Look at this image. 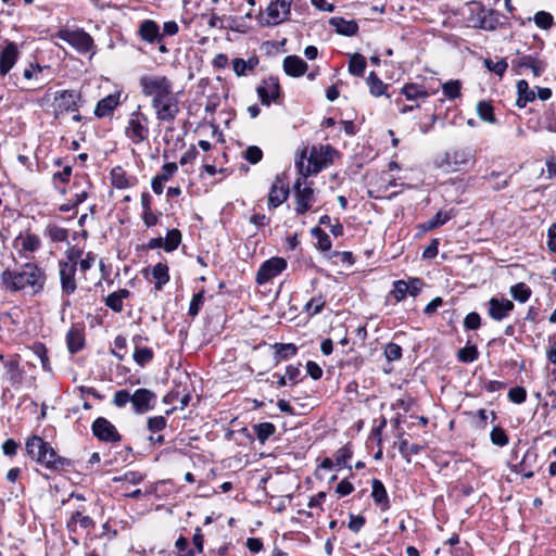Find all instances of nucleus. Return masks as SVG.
Segmentation results:
<instances>
[{
  "label": "nucleus",
  "mask_w": 556,
  "mask_h": 556,
  "mask_svg": "<svg viewBox=\"0 0 556 556\" xmlns=\"http://www.w3.org/2000/svg\"><path fill=\"white\" fill-rule=\"evenodd\" d=\"M119 103V93L109 94L101 99L94 109V115L97 117H104L110 115Z\"/></svg>",
  "instance_id": "obj_28"
},
{
  "label": "nucleus",
  "mask_w": 556,
  "mask_h": 556,
  "mask_svg": "<svg viewBox=\"0 0 556 556\" xmlns=\"http://www.w3.org/2000/svg\"><path fill=\"white\" fill-rule=\"evenodd\" d=\"M544 128L548 131L556 132V104L552 103L544 113Z\"/></svg>",
  "instance_id": "obj_56"
},
{
  "label": "nucleus",
  "mask_w": 556,
  "mask_h": 556,
  "mask_svg": "<svg viewBox=\"0 0 556 556\" xmlns=\"http://www.w3.org/2000/svg\"><path fill=\"white\" fill-rule=\"evenodd\" d=\"M330 25L336 28L338 34L344 36H354L358 31V25L355 21H346L343 17L334 16L330 18Z\"/></svg>",
  "instance_id": "obj_30"
},
{
  "label": "nucleus",
  "mask_w": 556,
  "mask_h": 556,
  "mask_svg": "<svg viewBox=\"0 0 556 556\" xmlns=\"http://www.w3.org/2000/svg\"><path fill=\"white\" fill-rule=\"evenodd\" d=\"M274 349L276 350L275 358L277 363L294 356L298 352V348L293 343H276Z\"/></svg>",
  "instance_id": "obj_39"
},
{
  "label": "nucleus",
  "mask_w": 556,
  "mask_h": 556,
  "mask_svg": "<svg viewBox=\"0 0 556 556\" xmlns=\"http://www.w3.org/2000/svg\"><path fill=\"white\" fill-rule=\"evenodd\" d=\"M534 23L542 29H549L554 25V18L551 13L546 11H539L535 13Z\"/></svg>",
  "instance_id": "obj_58"
},
{
  "label": "nucleus",
  "mask_w": 556,
  "mask_h": 556,
  "mask_svg": "<svg viewBox=\"0 0 556 556\" xmlns=\"http://www.w3.org/2000/svg\"><path fill=\"white\" fill-rule=\"evenodd\" d=\"M204 293L205 291L202 289L198 293L193 294L188 309V315L190 317L194 318L199 315L200 309L204 304Z\"/></svg>",
  "instance_id": "obj_52"
},
{
  "label": "nucleus",
  "mask_w": 556,
  "mask_h": 556,
  "mask_svg": "<svg viewBox=\"0 0 556 556\" xmlns=\"http://www.w3.org/2000/svg\"><path fill=\"white\" fill-rule=\"evenodd\" d=\"M484 66L492 73H494L495 75L502 77L507 67H508V63L506 62L505 59H501L496 62L492 61L491 59H485L484 60Z\"/></svg>",
  "instance_id": "obj_54"
},
{
  "label": "nucleus",
  "mask_w": 556,
  "mask_h": 556,
  "mask_svg": "<svg viewBox=\"0 0 556 556\" xmlns=\"http://www.w3.org/2000/svg\"><path fill=\"white\" fill-rule=\"evenodd\" d=\"M325 304H326V301H325L324 296L321 294H319L318 296L312 298L305 304L304 311L311 316L317 315L323 311Z\"/></svg>",
  "instance_id": "obj_50"
},
{
  "label": "nucleus",
  "mask_w": 556,
  "mask_h": 556,
  "mask_svg": "<svg viewBox=\"0 0 556 556\" xmlns=\"http://www.w3.org/2000/svg\"><path fill=\"white\" fill-rule=\"evenodd\" d=\"M531 293L532 291L530 287L525 282H518L510 287L511 296L520 303L527 302L530 299Z\"/></svg>",
  "instance_id": "obj_42"
},
{
  "label": "nucleus",
  "mask_w": 556,
  "mask_h": 556,
  "mask_svg": "<svg viewBox=\"0 0 556 556\" xmlns=\"http://www.w3.org/2000/svg\"><path fill=\"white\" fill-rule=\"evenodd\" d=\"M47 281L45 269L35 262L15 264V268H7L1 274V285L7 291H28L36 295L43 291Z\"/></svg>",
  "instance_id": "obj_1"
},
{
  "label": "nucleus",
  "mask_w": 556,
  "mask_h": 556,
  "mask_svg": "<svg viewBox=\"0 0 556 556\" xmlns=\"http://www.w3.org/2000/svg\"><path fill=\"white\" fill-rule=\"evenodd\" d=\"M371 497L376 505L380 506L382 510L390 508V501L384 484L379 479L371 481Z\"/></svg>",
  "instance_id": "obj_27"
},
{
  "label": "nucleus",
  "mask_w": 556,
  "mask_h": 556,
  "mask_svg": "<svg viewBox=\"0 0 556 556\" xmlns=\"http://www.w3.org/2000/svg\"><path fill=\"white\" fill-rule=\"evenodd\" d=\"M353 451L350 444H345L334 454L336 466L346 467V463L352 458Z\"/></svg>",
  "instance_id": "obj_53"
},
{
  "label": "nucleus",
  "mask_w": 556,
  "mask_h": 556,
  "mask_svg": "<svg viewBox=\"0 0 556 556\" xmlns=\"http://www.w3.org/2000/svg\"><path fill=\"white\" fill-rule=\"evenodd\" d=\"M472 157L467 148L454 149L445 152L438 161L437 166L445 172H457L466 166Z\"/></svg>",
  "instance_id": "obj_7"
},
{
  "label": "nucleus",
  "mask_w": 556,
  "mask_h": 556,
  "mask_svg": "<svg viewBox=\"0 0 556 556\" xmlns=\"http://www.w3.org/2000/svg\"><path fill=\"white\" fill-rule=\"evenodd\" d=\"M181 238L182 236L180 230L176 228L168 230L166 238L164 239V250L166 252L175 251L181 243Z\"/></svg>",
  "instance_id": "obj_43"
},
{
  "label": "nucleus",
  "mask_w": 556,
  "mask_h": 556,
  "mask_svg": "<svg viewBox=\"0 0 556 556\" xmlns=\"http://www.w3.org/2000/svg\"><path fill=\"white\" fill-rule=\"evenodd\" d=\"M311 235L317 240L316 248L318 250L324 253L330 251L332 242L329 235L325 230H323L320 227H314L311 229Z\"/></svg>",
  "instance_id": "obj_33"
},
{
  "label": "nucleus",
  "mask_w": 556,
  "mask_h": 556,
  "mask_svg": "<svg viewBox=\"0 0 556 556\" xmlns=\"http://www.w3.org/2000/svg\"><path fill=\"white\" fill-rule=\"evenodd\" d=\"M366 70V59L358 53L353 54L349 61V72L357 77L364 76Z\"/></svg>",
  "instance_id": "obj_40"
},
{
  "label": "nucleus",
  "mask_w": 556,
  "mask_h": 556,
  "mask_svg": "<svg viewBox=\"0 0 556 556\" xmlns=\"http://www.w3.org/2000/svg\"><path fill=\"white\" fill-rule=\"evenodd\" d=\"M518 99L516 101V105L518 108H525L529 102H532L535 100V92L530 89L529 84L525 79H520L517 81L516 85Z\"/></svg>",
  "instance_id": "obj_31"
},
{
  "label": "nucleus",
  "mask_w": 556,
  "mask_h": 556,
  "mask_svg": "<svg viewBox=\"0 0 556 556\" xmlns=\"http://www.w3.org/2000/svg\"><path fill=\"white\" fill-rule=\"evenodd\" d=\"M252 428L257 440L262 444H264L276 432L275 425L268 421L255 424Z\"/></svg>",
  "instance_id": "obj_34"
},
{
  "label": "nucleus",
  "mask_w": 556,
  "mask_h": 556,
  "mask_svg": "<svg viewBox=\"0 0 556 556\" xmlns=\"http://www.w3.org/2000/svg\"><path fill=\"white\" fill-rule=\"evenodd\" d=\"M178 556H195V551L189 548V541L185 536H179L175 543Z\"/></svg>",
  "instance_id": "obj_62"
},
{
  "label": "nucleus",
  "mask_w": 556,
  "mask_h": 556,
  "mask_svg": "<svg viewBox=\"0 0 556 556\" xmlns=\"http://www.w3.org/2000/svg\"><path fill=\"white\" fill-rule=\"evenodd\" d=\"M258 99L263 105L269 106L282 97V90L278 77L264 78L256 87Z\"/></svg>",
  "instance_id": "obj_11"
},
{
  "label": "nucleus",
  "mask_w": 556,
  "mask_h": 556,
  "mask_svg": "<svg viewBox=\"0 0 556 556\" xmlns=\"http://www.w3.org/2000/svg\"><path fill=\"white\" fill-rule=\"evenodd\" d=\"M367 85L369 91L374 97H381L386 93L388 85H386L375 72H370L367 77Z\"/></svg>",
  "instance_id": "obj_37"
},
{
  "label": "nucleus",
  "mask_w": 556,
  "mask_h": 556,
  "mask_svg": "<svg viewBox=\"0 0 556 556\" xmlns=\"http://www.w3.org/2000/svg\"><path fill=\"white\" fill-rule=\"evenodd\" d=\"M336 149L330 144L304 147L295 160V167L303 178L317 175L333 163Z\"/></svg>",
  "instance_id": "obj_2"
},
{
  "label": "nucleus",
  "mask_w": 556,
  "mask_h": 556,
  "mask_svg": "<svg viewBox=\"0 0 556 556\" xmlns=\"http://www.w3.org/2000/svg\"><path fill=\"white\" fill-rule=\"evenodd\" d=\"M54 100L60 112H75L78 110L80 93L75 90H61L55 93Z\"/></svg>",
  "instance_id": "obj_20"
},
{
  "label": "nucleus",
  "mask_w": 556,
  "mask_h": 556,
  "mask_svg": "<svg viewBox=\"0 0 556 556\" xmlns=\"http://www.w3.org/2000/svg\"><path fill=\"white\" fill-rule=\"evenodd\" d=\"M402 93L409 101L417 100V99H426L429 96L427 90L422 86L417 85V84H407V85H405L402 88Z\"/></svg>",
  "instance_id": "obj_36"
},
{
  "label": "nucleus",
  "mask_w": 556,
  "mask_h": 556,
  "mask_svg": "<svg viewBox=\"0 0 556 556\" xmlns=\"http://www.w3.org/2000/svg\"><path fill=\"white\" fill-rule=\"evenodd\" d=\"M127 340L123 336H117L114 339V349L111 350V354L119 361H123L126 355Z\"/></svg>",
  "instance_id": "obj_59"
},
{
  "label": "nucleus",
  "mask_w": 556,
  "mask_h": 556,
  "mask_svg": "<svg viewBox=\"0 0 556 556\" xmlns=\"http://www.w3.org/2000/svg\"><path fill=\"white\" fill-rule=\"evenodd\" d=\"M34 353L38 356L40 359L41 366L45 371H51V365L48 357V351L45 344L42 343H36L33 346Z\"/></svg>",
  "instance_id": "obj_55"
},
{
  "label": "nucleus",
  "mask_w": 556,
  "mask_h": 556,
  "mask_svg": "<svg viewBox=\"0 0 556 556\" xmlns=\"http://www.w3.org/2000/svg\"><path fill=\"white\" fill-rule=\"evenodd\" d=\"M479 358V351L476 345H467L457 352V359L462 363H472Z\"/></svg>",
  "instance_id": "obj_49"
},
{
  "label": "nucleus",
  "mask_w": 556,
  "mask_h": 556,
  "mask_svg": "<svg viewBox=\"0 0 556 556\" xmlns=\"http://www.w3.org/2000/svg\"><path fill=\"white\" fill-rule=\"evenodd\" d=\"M508 399L513 403L521 404L527 400V391L523 387H514L508 391Z\"/></svg>",
  "instance_id": "obj_64"
},
{
  "label": "nucleus",
  "mask_w": 556,
  "mask_h": 556,
  "mask_svg": "<svg viewBox=\"0 0 556 556\" xmlns=\"http://www.w3.org/2000/svg\"><path fill=\"white\" fill-rule=\"evenodd\" d=\"M124 134L134 144H141L149 138V118L141 112V106L130 113Z\"/></svg>",
  "instance_id": "obj_5"
},
{
  "label": "nucleus",
  "mask_w": 556,
  "mask_h": 556,
  "mask_svg": "<svg viewBox=\"0 0 556 556\" xmlns=\"http://www.w3.org/2000/svg\"><path fill=\"white\" fill-rule=\"evenodd\" d=\"M151 275L155 279L154 288L161 291L169 281L168 266L165 263H157L151 269Z\"/></svg>",
  "instance_id": "obj_32"
},
{
  "label": "nucleus",
  "mask_w": 556,
  "mask_h": 556,
  "mask_svg": "<svg viewBox=\"0 0 556 556\" xmlns=\"http://www.w3.org/2000/svg\"><path fill=\"white\" fill-rule=\"evenodd\" d=\"M293 188L295 197V212L299 215H304L312 208V205L315 202L314 189L312 186L302 187L300 178L295 181Z\"/></svg>",
  "instance_id": "obj_13"
},
{
  "label": "nucleus",
  "mask_w": 556,
  "mask_h": 556,
  "mask_svg": "<svg viewBox=\"0 0 556 556\" xmlns=\"http://www.w3.org/2000/svg\"><path fill=\"white\" fill-rule=\"evenodd\" d=\"M257 61H253V59H249L248 61H244L243 59L236 58L232 61L233 71L237 76H244L247 75L248 71H253L255 67Z\"/></svg>",
  "instance_id": "obj_46"
},
{
  "label": "nucleus",
  "mask_w": 556,
  "mask_h": 556,
  "mask_svg": "<svg viewBox=\"0 0 556 556\" xmlns=\"http://www.w3.org/2000/svg\"><path fill=\"white\" fill-rule=\"evenodd\" d=\"M14 244L21 247L20 253L22 251L35 252L40 248L41 241L37 235L27 232L26 235H18L14 240Z\"/></svg>",
  "instance_id": "obj_29"
},
{
  "label": "nucleus",
  "mask_w": 556,
  "mask_h": 556,
  "mask_svg": "<svg viewBox=\"0 0 556 556\" xmlns=\"http://www.w3.org/2000/svg\"><path fill=\"white\" fill-rule=\"evenodd\" d=\"M488 315L495 321H502L514 311L513 301L505 298H491L488 302Z\"/></svg>",
  "instance_id": "obj_18"
},
{
  "label": "nucleus",
  "mask_w": 556,
  "mask_h": 556,
  "mask_svg": "<svg viewBox=\"0 0 556 556\" xmlns=\"http://www.w3.org/2000/svg\"><path fill=\"white\" fill-rule=\"evenodd\" d=\"M497 13L489 10L486 14L479 18V27L484 30H494L498 25Z\"/></svg>",
  "instance_id": "obj_47"
},
{
  "label": "nucleus",
  "mask_w": 556,
  "mask_h": 556,
  "mask_svg": "<svg viewBox=\"0 0 556 556\" xmlns=\"http://www.w3.org/2000/svg\"><path fill=\"white\" fill-rule=\"evenodd\" d=\"M45 236H47L52 242H64L68 238V231L55 224H49L46 227Z\"/></svg>",
  "instance_id": "obj_38"
},
{
  "label": "nucleus",
  "mask_w": 556,
  "mask_h": 556,
  "mask_svg": "<svg viewBox=\"0 0 556 556\" xmlns=\"http://www.w3.org/2000/svg\"><path fill=\"white\" fill-rule=\"evenodd\" d=\"M56 37L74 47L80 53H87L93 46L92 37L83 29H60L56 33Z\"/></svg>",
  "instance_id": "obj_8"
},
{
  "label": "nucleus",
  "mask_w": 556,
  "mask_h": 556,
  "mask_svg": "<svg viewBox=\"0 0 556 556\" xmlns=\"http://www.w3.org/2000/svg\"><path fill=\"white\" fill-rule=\"evenodd\" d=\"M131 397V404L137 414H143L153 409L156 401V394L144 388L136 390Z\"/></svg>",
  "instance_id": "obj_19"
},
{
  "label": "nucleus",
  "mask_w": 556,
  "mask_h": 556,
  "mask_svg": "<svg viewBox=\"0 0 556 556\" xmlns=\"http://www.w3.org/2000/svg\"><path fill=\"white\" fill-rule=\"evenodd\" d=\"M477 113L482 121L491 123V124L496 123L494 109H493V105L491 104V102L479 101L477 104Z\"/></svg>",
  "instance_id": "obj_41"
},
{
  "label": "nucleus",
  "mask_w": 556,
  "mask_h": 556,
  "mask_svg": "<svg viewBox=\"0 0 556 556\" xmlns=\"http://www.w3.org/2000/svg\"><path fill=\"white\" fill-rule=\"evenodd\" d=\"M453 217L451 212L439 211L431 219L426 222L422 226L426 230H432L444 225Z\"/></svg>",
  "instance_id": "obj_44"
},
{
  "label": "nucleus",
  "mask_w": 556,
  "mask_h": 556,
  "mask_svg": "<svg viewBox=\"0 0 556 556\" xmlns=\"http://www.w3.org/2000/svg\"><path fill=\"white\" fill-rule=\"evenodd\" d=\"M0 361L4 368L3 377L13 388H18L22 384L25 375L24 369L20 366L18 357L16 355H12L5 358L0 354Z\"/></svg>",
  "instance_id": "obj_14"
},
{
  "label": "nucleus",
  "mask_w": 556,
  "mask_h": 556,
  "mask_svg": "<svg viewBox=\"0 0 556 556\" xmlns=\"http://www.w3.org/2000/svg\"><path fill=\"white\" fill-rule=\"evenodd\" d=\"M142 339L143 338L141 336H135L132 338V341L136 344L132 358L136 362V364L139 365L140 367H144L147 364L152 362L154 357L152 349L139 345Z\"/></svg>",
  "instance_id": "obj_26"
},
{
  "label": "nucleus",
  "mask_w": 556,
  "mask_h": 556,
  "mask_svg": "<svg viewBox=\"0 0 556 556\" xmlns=\"http://www.w3.org/2000/svg\"><path fill=\"white\" fill-rule=\"evenodd\" d=\"M547 67V62L539 56V53L526 54L516 51V58L511 60L513 71L519 75L523 68L531 70L534 77H540Z\"/></svg>",
  "instance_id": "obj_6"
},
{
  "label": "nucleus",
  "mask_w": 556,
  "mask_h": 556,
  "mask_svg": "<svg viewBox=\"0 0 556 556\" xmlns=\"http://www.w3.org/2000/svg\"><path fill=\"white\" fill-rule=\"evenodd\" d=\"M293 0H271L267 7L268 21L266 25H278L289 18Z\"/></svg>",
  "instance_id": "obj_16"
},
{
  "label": "nucleus",
  "mask_w": 556,
  "mask_h": 556,
  "mask_svg": "<svg viewBox=\"0 0 556 556\" xmlns=\"http://www.w3.org/2000/svg\"><path fill=\"white\" fill-rule=\"evenodd\" d=\"M307 63L298 55H288L283 59V71L288 76L300 77L307 71Z\"/></svg>",
  "instance_id": "obj_25"
},
{
  "label": "nucleus",
  "mask_w": 556,
  "mask_h": 556,
  "mask_svg": "<svg viewBox=\"0 0 556 556\" xmlns=\"http://www.w3.org/2000/svg\"><path fill=\"white\" fill-rule=\"evenodd\" d=\"M92 434L101 442L118 443L122 435L116 427L104 417H98L91 425Z\"/></svg>",
  "instance_id": "obj_12"
},
{
  "label": "nucleus",
  "mask_w": 556,
  "mask_h": 556,
  "mask_svg": "<svg viewBox=\"0 0 556 556\" xmlns=\"http://www.w3.org/2000/svg\"><path fill=\"white\" fill-rule=\"evenodd\" d=\"M66 345L71 354H76L85 346L84 328L79 326H72L66 333Z\"/></svg>",
  "instance_id": "obj_23"
},
{
  "label": "nucleus",
  "mask_w": 556,
  "mask_h": 556,
  "mask_svg": "<svg viewBox=\"0 0 556 556\" xmlns=\"http://www.w3.org/2000/svg\"><path fill=\"white\" fill-rule=\"evenodd\" d=\"M151 106L160 123L173 124L180 112L179 101L176 94L155 103H151Z\"/></svg>",
  "instance_id": "obj_10"
},
{
  "label": "nucleus",
  "mask_w": 556,
  "mask_h": 556,
  "mask_svg": "<svg viewBox=\"0 0 556 556\" xmlns=\"http://www.w3.org/2000/svg\"><path fill=\"white\" fill-rule=\"evenodd\" d=\"M25 448L31 459L51 471H62L72 466L71 459L60 456L41 437L28 438Z\"/></svg>",
  "instance_id": "obj_3"
},
{
  "label": "nucleus",
  "mask_w": 556,
  "mask_h": 556,
  "mask_svg": "<svg viewBox=\"0 0 556 556\" xmlns=\"http://www.w3.org/2000/svg\"><path fill=\"white\" fill-rule=\"evenodd\" d=\"M288 266L283 257L274 256L265 261L258 268L255 281L258 286L265 285L279 276Z\"/></svg>",
  "instance_id": "obj_9"
},
{
  "label": "nucleus",
  "mask_w": 556,
  "mask_h": 556,
  "mask_svg": "<svg viewBox=\"0 0 556 556\" xmlns=\"http://www.w3.org/2000/svg\"><path fill=\"white\" fill-rule=\"evenodd\" d=\"M111 181L117 189H126L131 186L129 178L122 166H116L111 170Z\"/></svg>",
  "instance_id": "obj_35"
},
{
  "label": "nucleus",
  "mask_w": 556,
  "mask_h": 556,
  "mask_svg": "<svg viewBox=\"0 0 556 556\" xmlns=\"http://www.w3.org/2000/svg\"><path fill=\"white\" fill-rule=\"evenodd\" d=\"M384 355L388 361H399L402 357V348L393 342H390L384 348Z\"/></svg>",
  "instance_id": "obj_63"
},
{
  "label": "nucleus",
  "mask_w": 556,
  "mask_h": 556,
  "mask_svg": "<svg viewBox=\"0 0 556 556\" xmlns=\"http://www.w3.org/2000/svg\"><path fill=\"white\" fill-rule=\"evenodd\" d=\"M460 89L462 84L459 80H448L442 86L444 96L451 100L457 99L462 96Z\"/></svg>",
  "instance_id": "obj_51"
},
{
  "label": "nucleus",
  "mask_w": 556,
  "mask_h": 556,
  "mask_svg": "<svg viewBox=\"0 0 556 556\" xmlns=\"http://www.w3.org/2000/svg\"><path fill=\"white\" fill-rule=\"evenodd\" d=\"M422 450L419 444H408L407 440H401L399 444V451L407 463H410L412 455H418Z\"/></svg>",
  "instance_id": "obj_48"
},
{
  "label": "nucleus",
  "mask_w": 556,
  "mask_h": 556,
  "mask_svg": "<svg viewBox=\"0 0 556 556\" xmlns=\"http://www.w3.org/2000/svg\"><path fill=\"white\" fill-rule=\"evenodd\" d=\"M139 86L142 94L151 98V103L175 94L173 81L164 75H143L139 78Z\"/></svg>",
  "instance_id": "obj_4"
},
{
  "label": "nucleus",
  "mask_w": 556,
  "mask_h": 556,
  "mask_svg": "<svg viewBox=\"0 0 556 556\" xmlns=\"http://www.w3.org/2000/svg\"><path fill=\"white\" fill-rule=\"evenodd\" d=\"M18 58V49L16 43L7 42L5 47L0 52V74L7 75L14 66Z\"/></svg>",
  "instance_id": "obj_21"
},
{
  "label": "nucleus",
  "mask_w": 556,
  "mask_h": 556,
  "mask_svg": "<svg viewBox=\"0 0 556 556\" xmlns=\"http://www.w3.org/2000/svg\"><path fill=\"white\" fill-rule=\"evenodd\" d=\"M289 184L285 175H277L271 184L268 194V207L276 208L281 205L289 197Z\"/></svg>",
  "instance_id": "obj_15"
},
{
  "label": "nucleus",
  "mask_w": 556,
  "mask_h": 556,
  "mask_svg": "<svg viewBox=\"0 0 556 556\" xmlns=\"http://www.w3.org/2000/svg\"><path fill=\"white\" fill-rule=\"evenodd\" d=\"M538 454L529 448L525 453L522 459L516 464H511L510 469L516 473H521L525 478L530 479L534 476L532 463H535Z\"/></svg>",
  "instance_id": "obj_22"
},
{
  "label": "nucleus",
  "mask_w": 556,
  "mask_h": 556,
  "mask_svg": "<svg viewBox=\"0 0 556 556\" xmlns=\"http://www.w3.org/2000/svg\"><path fill=\"white\" fill-rule=\"evenodd\" d=\"M138 34L143 41L149 43L154 41L160 42L163 39V35L160 34V27L153 20H144L141 22Z\"/></svg>",
  "instance_id": "obj_24"
},
{
  "label": "nucleus",
  "mask_w": 556,
  "mask_h": 556,
  "mask_svg": "<svg viewBox=\"0 0 556 556\" xmlns=\"http://www.w3.org/2000/svg\"><path fill=\"white\" fill-rule=\"evenodd\" d=\"M243 157L251 164H257L263 159V151L257 146H250L245 149Z\"/></svg>",
  "instance_id": "obj_61"
},
{
  "label": "nucleus",
  "mask_w": 556,
  "mask_h": 556,
  "mask_svg": "<svg viewBox=\"0 0 556 556\" xmlns=\"http://www.w3.org/2000/svg\"><path fill=\"white\" fill-rule=\"evenodd\" d=\"M491 442L500 447L506 446L509 442L508 434L501 426H494L490 433Z\"/></svg>",
  "instance_id": "obj_45"
},
{
  "label": "nucleus",
  "mask_w": 556,
  "mask_h": 556,
  "mask_svg": "<svg viewBox=\"0 0 556 556\" xmlns=\"http://www.w3.org/2000/svg\"><path fill=\"white\" fill-rule=\"evenodd\" d=\"M77 267H75L71 263H63L59 261V275L61 281V289L64 295L73 294L77 289V283L75 279Z\"/></svg>",
  "instance_id": "obj_17"
},
{
  "label": "nucleus",
  "mask_w": 556,
  "mask_h": 556,
  "mask_svg": "<svg viewBox=\"0 0 556 556\" xmlns=\"http://www.w3.org/2000/svg\"><path fill=\"white\" fill-rule=\"evenodd\" d=\"M167 426V420L164 416L149 417L147 421L148 430L152 433L164 430Z\"/></svg>",
  "instance_id": "obj_60"
},
{
  "label": "nucleus",
  "mask_w": 556,
  "mask_h": 556,
  "mask_svg": "<svg viewBox=\"0 0 556 556\" xmlns=\"http://www.w3.org/2000/svg\"><path fill=\"white\" fill-rule=\"evenodd\" d=\"M409 283L405 280H396L393 283V290L391 291L392 296L397 301H402L406 298L409 291Z\"/></svg>",
  "instance_id": "obj_57"
}]
</instances>
